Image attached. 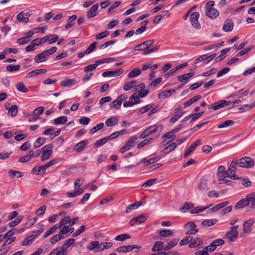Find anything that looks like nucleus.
<instances>
[{
	"label": "nucleus",
	"instance_id": "nucleus-53",
	"mask_svg": "<svg viewBox=\"0 0 255 255\" xmlns=\"http://www.w3.org/2000/svg\"><path fill=\"white\" fill-rule=\"evenodd\" d=\"M75 239L73 238L68 239L66 241L65 243L61 247H63L65 250H67L70 246H71L74 242Z\"/></svg>",
	"mask_w": 255,
	"mask_h": 255
},
{
	"label": "nucleus",
	"instance_id": "nucleus-47",
	"mask_svg": "<svg viewBox=\"0 0 255 255\" xmlns=\"http://www.w3.org/2000/svg\"><path fill=\"white\" fill-rule=\"evenodd\" d=\"M33 236H30L27 238H26L21 243L22 246H28L31 244L34 240Z\"/></svg>",
	"mask_w": 255,
	"mask_h": 255
},
{
	"label": "nucleus",
	"instance_id": "nucleus-27",
	"mask_svg": "<svg viewBox=\"0 0 255 255\" xmlns=\"http://www.w3.org/2000/svg\"><path fill=\"white\" fill-rule=\"evenodd\" d=\"M233 28V23L230 19H227L225 21L223 26V29L226 32L231 31Z\"/></svg>",
	"mask_w": 255,
	"mask_h": 255
},
{
	"label": "nucleus",
	"instance_id": "nucleus-38",
	"mask_svg": "<svg viewBox=\"0 0 255 255\" xmlns=\"http://www.w3.org/2000/svg\"><path fill=\"white\" fill-rule=\"evenodd\" d=\"M116 251L118 253H127L131 251L132 248L131 247V245L128 246H123L119 247Z\"/></svg>",
	"mask_w": 255,
	"mask_h": 255
},
{
	"label": "nucleus",
	"instance_id": "nucleus-17",
	"mask_svg": "<svg viewBox=\"0 0 255 255\" xmlns=\"http://www.w3.org/2000/svg\"><path fill=\"white\" fill-rule=\"evenodd\" d=\"M67 250L59 247L53 250L48 255H67Z\"/></svg>",
	"mask_w": 255,
	"mask_h": 255
},
{
	"label": "nucleus",
	"instance_id": "nucleus-8",
	"mask_svg": "<svg viewBox=\"0 0 255 255\" xmlns=\"http://www.w3.org/2000/svg\"><path fill=\"white\" fill-rule=\"evenodd\" d=\"M154 42V40L153 39L148 40L139 44L137 45L134 47L133 49L135 51L147 49L150 46H151L153 44Z\"/></svg>",
	"mask_w": 255,
	"mask_h": 255
},
{
	"label": "nucleus",
	"instance_id": "nucleus-56",
	"mask_svg": "<svg viewBox=\"0 0 255 255\" xmlns=\"http://www.w3.org/2000/svg\"><path fill=\"white\" fill-rule=\"evenodd\" d=\"M98 67V65L97 64L96 62H95L94 64L89 65L85 67L84 71L85 72H88L90 71H93L96 69V68Z\"/></svg>",
	"mask_w": 255,
	"mask_h": 255
},
{
	"label": "nucleus",
	"instance_id": "nucleus-54",
	"mask_svg": "<svg viewBox=\"0 0 255 255\" xmlns=\"http://www.w3.org/2000/svg\"><path fill=\"white\" fill-rule=\"evenodd\" d=\"M113 246V243L110 242H106L100 245L99 250L103 251L105 249H108Z\"/></svg>",
	"mask_w": 255,
	"mask_h": 255
},
{
	"label": "nucleus",
	"instance_id": "nucleus-62",
	"mask_svg": "<svg viewBox=\"0 0 255 255\" xmlns=\"http://www.w3.org/2000/svg\"><path fill=\"white\" fill-rule=\"evenodd\" d=\"M192 240V237L190 236H186L182 239L179 243L180 246L186 245L187 243L190 242Z\"/></svg>",
	"mask_w": 255,
	"mask_h": 255
},
{
	"label": "nucleus",
	"instance_id": "nucleus-24",
	"mask_svg": "<svg viewBox=\"0 0 255 255\" xmlns=\"http://www.w3.org/2000/svg\"><path fill=\"white\" fill-rule=\"evenodd\" d=\"M160 159V158L158 156H155L149 158V159H147L146 158H144L141 160V162L144 165V166H147L151 164H153L155 162H157Z\"/></svg>",
	"mask_w": 255,
	"mask_h": 255
},
{
	"label": "nucleus",
	"instance_id": "nucleus-13",
	"mask_svg": "<svg viewBox=\"0 0 255 255\" xmlns=\"http://www.w3.org/2000/svg\"><path fill=\"white\" fill-rule=\"evenodd\" d=\"M185 227L188 229L187 235L195 234L198 232V229H196V225L193 222L187 223L185 225Z\"/></svg>",
	"mask_w": 255,
	"mask_h": 255
},
{
	"label": "nucleus",
	"instance_id": "nucleus-35",
	"mask_svg": "<svg viewBox=\"0 0 255 255\" xmlns=\"http://www.w3.org/2000/svg\"><path fill=\"white\" fill-rule=\"evenodd\" d=\"M191 243L188 245L189 248H195L200 246L202 243V241L199 238H196L192 239Z\"/></svg>",
	"mask_w": 255,
	"mask_h": 255
},
{
	"label": "nucleus",
	"instance_id": "nucleus-63",
	"mask_svg": "<svg viewBox=\"0 0 255 255\" xmlns=\"http://www.w3.org/2000/svg\"><path fill=\"white\" fill-rule=\"evenodd\" d=\"M104 127L103 123H100L97 125L96 126L93 127L90 130V132L91 133H94L97 132L98 130L101 129Z\"/></svg>",
	"mask_w": 255,
	"mask_h": 255
},
{
	"label": "nucleus",
	"instance_id": "nucleus-23",
	"mask_svg": "<svg viewBox=\"0 0 255 255\" xmlns=\"http://www.w3.org/2000/svg\"><path fill=\"white\" fill-rule=\"evenodd\" d=\"M34 151L33 150H30L27 155L20 157L18 159V161L20 163L28 162L32 157L34 156Z\"/></svg>",
	"mask_w": 255,
	"mask_h": 255
},
{
	"label": "nucleus",
	"instance_id": "nucleus-64",
	"mask_svg": "<svg viewBox=\"0 0 255 255\" xmlns=\"http://www.w3.org/2000/svg\"><path fill=\"white\" fill-rule=\"evenodd\" d=\"M159 128V127L156 125L152 126L148 128H146V129L148 131V132L149 134H151L152 133L156 132Z\"/></svg>",
	"mask_w": 255,
	"mask_h": 255
},
{
	"label": "nucleus",
	"instance_id": "nucleus-40",
	"mask_svg": "<svg viewBox=\"0 0 255 255\" xmlns=\"http://www.w3.org/2000/svg\"><path fill=\"white\" fill-rule=\"evenodd\" d=\"M217 222L216 219L206 220L201 223V225L204 227H209L214 225Z\"/></svg>",
	"mask_w": 255,
	"mask_h": 255
},
{
	"label": "nucleus",
	"instance_id": "nucleus-15",
	"mask_svg": "<svg viewBox=\"0 0 255 255\" xmlns=\"http://www.w3.org/2000/svg\"><path fill=\"white\" fill-rule=\"evenodd\" d=\"M146 220V217L143 215L132 218L129 222L130 226H133L136 224H141Z\"/></svg>",
	"mask_w": 255,
	"mask_h": 255
},
{
	"label": "nucleus",
	"instance_id": "nucleus-5",
	"mask_svg": "<svg viewBox=\"0 0 255 255\" xmlns=\"http://www.w3.org/2000/svg\"><path fill=\"white\" fill-rule=\"evenodd\" d=\"M235 162H237V159L234 158L228 169V173H229V177L232 180L239 179V177L237 176L236 174V167L237 165Z\"/></svg>",
	"mask_w": 255,
	"mask_h": 255
},
{
	"label": "nucleus",
	"instance_id": "nucleus-16",
	"mask_svg": "<svg viewBox=\"0 0 255 255\" xmlns=\"http://www.w3.org/2000/svg\"><path fill=\"white\" fill-rule=\"evenodd\" d=\"M201 144V140L198 139L192 143L184 153V157H187L196 148Z\"/></svg>",
	"mask_w": 255,
	"mask_h": 255
},
{
	"label": "nucleus",
	"instance_id": "nucleus-39",
	"mask_svg": "<svg viewBox=\"0 0 255 255\" xmlns=\"http://www.w3.org/2000/svg\"><path fill=\"white\" fill-rule=\"evenodd\" d=\"M177 146V143L175 142H172L169 145L165 147L163 151L166 153H168L173 150Z\"/></svg>",
	"mask_w": 255,
	"mask_h": 255
},
{
	"label": "nucleus",
	"instance_id": "nucleus-20",
	"mask_svg": "<svg viewBox=\"0 0 255 255\" xmlns=\"http://www.w3.org/2000/svg\"><path fill=\"white\" fill-rule=\"evenodd\" d=\"M118 122L119 118L118 117L112 116L106 121L105 124L107 127H112L117 125Z\"/></svg>",
	"mask_w": 255,
	"mask_h": 255
},
{
	"label": "nucleus",
	"instance_id": "nucleus-46",
	"mask_svg": "<svg viewBox=\"0 0 255 255\" xmlns=\"http://www.w3.org/2000/svg\"><path fill=\"white\" fill-rule=\"evenodd\" d=\"M18 112V107L16 105L12 106L8 110V114L11 117H14L16 115Z\"/></svg>",
	"mask_w": 255,
	"mask_h": 255
},
{
	"label": "nucleus",
	"instance_id": "nucleus-10",
	"mask_svg": "<svg viewBox=\"0 0 255 255\" xmlns=\"http://www.w3.org/2000/svg\"><path fill=\"white\" fill-rule=\"evenodd\" d=\"M124 72L123 69H119L116 71H107L102 74L104 77H117L122 74Z\"/></svg>",
	"mask_w": 255,
	"mask_h": 255
},
{
	"label": "nucleus",
	"instance_id": "nucleus-2",
	"mask_svg": "<svg viewBox=\"0 0 255 255\" xmlns=\"http://www.w3.org/2000/svg\"><path fill=\"white\" fill-rule=\"evenodd\" d=\"M215 4L214 1H210L205 4V14L209 18L214 19L219 14V11L213 7Z\"/></svg>",
	"mask_w": 255,
	"mask_h": 255
},
{
	"label": "nucleus",
	"instance_id": "nucleus-51",
	"mask_svg": "<svg viewBox=\"0 0 255 255\" xmlns=\"http://www.w3.org/2000/svg\"><path fill=\"white\" fill-rule=\"evenodd\" d=\"M159 235L161 237H166L173 236V232L171 231L167 230H162L159 231Z\"/></svg>",
	"mask_w": 255,
	"mask_h": 255
},
{
	"label": "nucleus",
	"instance_id": "nucleus-42",
	"mask_svg": "<svg viewBox=\"0 0 255 255\" xmlns=\"http://www.w3.org/2000/svg\"><path fill=\"white\" fill-rule=\"evenodd\" d=\"M141 70L139 68H135L131 71L128 74V77L131 78L137 76L141 74Z\"/></svg>",
	"mask_w": 255,
	"mask_h": 255
},
{
	"label": "nucleus",
	"instance_id": "nucleus-7",
	"mask_svg": "<svg viewBox=\"0 0 255 255\" xmlns=\"http://www.w3.org/2000/svg\"><path fill=\"white\" fill-rule=\"evenodd\" d=\"M127 97L123 95L119 96L116 100L111 103L110 107L119 110L121 108L122 102L126 99Z\"/></svg>",
	"mask_w": 255,
	"mask_h": 255
},
{
	"label": "nucleus",
	"instance_id": "nucleus-19",
	"mask_svg": "<svg viewBox=\"0 0 255 255\" xmlns=\"http://www.w3.org/2000/svg\"><path fill=\"white\" fill-rule=\"evenodd\" d=\"M176 138V135L172 134L171 131L167 132L162 135V138H167L165 139L163 142L165 144H167L168 142H171Z\"/></svg>",
	"mask_w": 255,
	"mask_h": 255
},
{
	"label": "nucleus",
	"instance_id": "nucleus-44",
	"mask_svg": "<svg viewBox=\"0 0 255 255\" xmlns=\"http://www.w3.org/2000/svg\"><path fill=\"white\" fill-rule=\"evenodd\" d=\"M194 206L192 203L186 202L183 206L180 208V211L182 212H185L186 211L192 209Z\"/></svg>",
	"mask_w": 255,
	"mask_h": 255
},
{
	"label": "nucleus",
	"instance_id": "nucleus-41",
	"mask_svg": "<svg viewBox=\"0 0 255 255\" xmlns=\"http://www.w3.org/2000/svg\"><path fill=\"white\" fill-rule=\"evenodd\" d=\"M75 81L74 79H66L60 82V85L62 87H68L74 85Z\"/></svg>",
	"mask_w": 255,
	"mask_h": 255
},
{
	"label": "nucleus",
	"instance_id": "nucleus-32",
	"mask_svg": "<svg viewBox=\"0 0 255 255\" xmlns=\"http://www.w3.org/2000/svg\"><path fill=\"white\" fill-rule=\"evenodd\" d=\"M137 139V137L136 136H133L130 137L125 145L128 148V149H129L132 146H134L136 144Z\"/></svg>",
	"mask_w": 255,
	"mask_h": 255
},
{
	"label": "nucleus",
	"instance_id": "nucleus-14",
	"mask_svg": "<svg viewBox=\"0 0 255 255\" xmlns=\"http://www.w3.org/2000/svg\"><path fill=\"white\" fill-rule=\"evenodd\" d=\"M255 220L253 218L245 222L243 225V232L246 233H249L251 232V227L253 226Z\"/></svg>",
	"mask_w": 255,
	"mask_h": 255
},
{
	"label": "nucleus",
	"instance_id": "nucleus-29",
	"mask_svg": "<svg viewBox=\"0 0 255 255\" xmlns=\"http://www.w3.org/2000/svg\"><path fill=\"white\" fill-rule=\"evenodd\" d=\"M235 122L234 121L229 120L225 121L218 125L217 128H226L234 125Z\"/></svg>",
	"mask_w": 255,
	"mask_h": 255
},
{
	"label": "nucleus",
	"instance_id": "nucleus-34",
	"mask_svg": "<svg viewBox=\"0 0 255 255\" xmlns=\"http://www.w3.org/2000/svg\"><path fill=\"white\" fill-rule=\"evenodd\" d=\"M142 204V202H137L132 204L129 205L126 210V212L127 213H128L131 210H133L137 208Z\"/></svg>",
	"mask_w": 255,
	"mask_h": 255
},
{
	"label": "nucleus",
	"instance_id": "nucleus-57",
	"mask_svg": "<svg viewBox=\"0 0 255 255\" xmlns=\"http://www.w3.org/2000/svg\"><path fill=\"white\" fill-rule=\"evenodd\" d=\"M108 139L107 138V137H105L103 138H102L98 141H97L95 143V146L96 147H99L102 145H103L104 144H105L106 142H107L108 141Z\"/></svg>",
	"mask_w": 255,
	"mask_h": 255
},
{
	"label": "nucleus",
	"instance_id": "nucleus-3",
	"mask_svg": "<svg viewBox=\"0 0 255 255\" xmlns=\"http://www.w3.org/2000/svg\"><path fill=\"white\" fill-rule=\"evenodd\" d=\"M57 50L56 47H52L48 50H46L36 55L34 57V61L36 63H40L46 61V57L47 56L52 54Z\"/></svg>",
	"mask_w": 255,
	"mask_h": 255
},
{
	"label": "nucleus",
	"instance_id": "nucleus-1",
	"mask_svg": "<svg viewBox=\"0 0 255 255\" xmlns=\"http://www.w3.org/2000/svg\"><path fill=\"white\" fill-rule=\"evenodd\" d=\"M251 203V207L255 208V192L247 196L246 198L240 200L235 206L236 209L242 208L249 205Z\"/></svg>",
	"mask_w": 255,
	"mask_h": 255
},
{
	"label": "nucleus",
	"instance_id": "nucleus-4",
	"mask_svg": "<svg viewBox=\"0 0 255 255\" xmlns=\"http://www.w3.org/2000/svg\"><path fill=\"white\" fill-rule=\"evenodd\" d=\"M235 162L237 165L244 168L252 167L255 164L254 160L249 157H244L239 160L237 159V162Z\"/></svg>",
	"mask_w": 255,
	"mask_h": 255
},
{
	"label": "nucleus",
	"instance_id": "nucleus-26",
	"mask_svg": "<svg viewBox=\"0 0 255 255\" xmlns=\"http://www.w3.org/2000/svg\"><path fill=\"white\" fill-rule=\"evenodd\" d=\"M88 143V140H84L76 144L74 149L77 152H80L84 149V146H86Z\"/></svg>",
	"mask_w": 255,
	"mask_h": 255
},
{
	"label": "nucleus",
	"instance_id": "nucleus-36",
	"mask_svg": "<svg viewBox=\"0 0 255 255\" xmlns=\"http://www.w3.org/2000/svg\"><path fill=\"white\" fill-rule=\"evenodd\" d=\"M207 185L206 180L204 179H201L197 185L198 190L201 191H205L207 189Z\"/></svg>",
	"mask_w": 255,
	"mask_h": 255
},
{
	"label": "nucleus",
	"instance_id": "nucleus-55",
	"mask_svg": "<svg viewBox=\"0 0 255 255\" xmlns=\"http://www.w3.org/2000/svg\"><path fill=\"white\" fill-rule=\"evenodd\" d=\"M140 103V100H135L134 101H131L130 100L129 101H125L123 104V106L125 108L128 107H131L133 106L135 104H138Z\"/></svg>",
	"mask_w": 255,
	"mask_h": 255
},
{
	"label": "nucleus",
	"instance_id": "nucleus-52",
	"mask_svg": "<svg viewBox=\"0 0 255 255\" xmlns=\"http://www.w3.org/2000/svg\"><path fill=\"white\" fill-rule=\"evenodd\" d=\"M44 111V108L43 107H39L35 109L33 112V116L39 117V116L42 114Z\"/></svg>",
	"mask_w": 255,
	"mask_h": 255
},
{
	"label": "nucleus",
	"instance_id": "nucleus-59",
	"mask_svg": "<svg viewBox=\"0 0 255 255\" xmlns=\"http://www.w3.org/2000/svg\"><path fill=\"white\" fill-rule=\"evenodd\" d=\"M113 61H114V58H105V59H100V60H97V61H96V62L98 66L99 65L103 64L104 63L111 62Z\"/></svg>",
	"mask_w": 255,
	"mask_h": 255
},
{
	"label": "nucleus",
	"instance_id": "nucleus-18",
	"mask_svg": "<svg viewBox=\"0 0 255 255\" xmlns=\"http://www.w3.org/2000/svg\"><path fill=\"white\" fill-rule=\"evenodd\" d=\"M99 8V4L96 3L93 5L87 12V16L89 18H92L97 15V10Z\"/></svg>",
	"mask_w": 255,
	"mask_h": 255
},
{
	"label": "nucleus",
	"instance_id": "nucleus-58",
	"mask_svg": "<svg viewBox=\"0 0 255 255\" xmlns=\"http://www.w3.org/2000/svg\"><path fill=\"white\" fill-rule=\"evenodd\" d=\"M20 67L19 65H8L6 66V70L9 72H13L18 70L20 69Z\"/></svg>",
	"mask_w": 255,
	"mask_h": 255
},
{
	"label": "nucleus",
	"instance_id": "nucleus-45",
	"mask_svg": "<svg viewBox=\"0 0 255 255\" xmlns=\"http://www.w3.org/2000/svg\"><path fill=\"white\" fill-rule=\"evenodd\" d=\"M130 238V235L127 234H123L117 236L115 238V240L118 241H124L125 240L129 239Z\"/></svg>",
	"mask_w": 255,
	"mask_h": 255
},
{
	"label": "nucleus",
	"instance_id": "nucleus-48",
	"mask_svg": "<svg viewBox=\"0 0 255 255\" xmlns=\"http://www.w3.org/2000/svg\"><path fill=\"white\" fill-rule=\"evenodd\" d=\"M63 238V236H61L58 233V234H56L52 236L50 239V243L53 245L58 242L60 240L62 239Z\"/></svg>",
	"mask_w": 255,
	"mask_h": 255
},
{
	"label": "nucleus",
	"instance_id": "nucleus-21",
	"mask_svg": "<svg viewBox=\"0 0 255 255\" xmlns=\"http://www.w3.org/2000/svg\"><path fill=\"white\" fill-rule=\"evenodd\" d=\"M46 71L47 70L45 69H36L28 73L26 76V78H30L41 74H44Z\"/></svg>",
	"mask_w": 255,
	"mask_h": 255
},
{
	"label": "nucleus",
	"instance_id": "nucleus-37",
	"mask_svg": "<svg viewBox=\"0 0 255 255\" xmlns=\"http://www.w3.org/2000/svg\"><path fill=\"white\" fill-rule=\"evenodd\" d=\"M15 87L18 91L22 93H27L28 90L24 84L22 82L17 83Z\"/></svg>",
	"mask_w": 255,
	"mask_h": 255
},
{
	"label": "nucleus",
	"instance_id": "nucleus-30",
	"mask_svg": "<svg viewBox=\"0 0 255 255\" xmlns=\"http://www.w3.org/2000/svg\"><path fill=\"white\" fill-rule=\"evenodd\" d=\"M67 121V118L66 116H61L55 119L53 121L54 125H62Z\"/></svg>",
	"mask_w": 255,
	"mask_h": 255
},
{
	"label": "nucleus",
	"instance_id": "nucleus-9",
	"mask_svg": "<svg viewBox=\"0 0 255 255\" xmlns=\"http://www.w3.org/2000/svg\"><path fill=\"white\" fill-rule=\"evenodd\" d=\"M199 13L198 12H193L190 16V21L192 25L196 28H200V25L198 22Z\"/></svg>",
	"mask_w": 255,
	"mask_h": 255
},
{
	"label": "nucleus",
	"instance_id": "nucleus-61",
	"mask_svg": "<svg viewBox=\"0 0 255 255\" xmlns=\"http://www.w3.org/2000/svg\"><path fill=\"white\" fill-rule=\"evenodd\" d=\"M99 243L98 241H94L90 243L88 247V249L90 251L94 249H99Z\"/></svg>",
	"mask_w": 255,
	"mask_h": 255
},
{
	"label": "nucleus",
	"instance_id": "nucleus-60",
	"mask_svg": "<svg viewBox=\"0 0 255 255\" xmlns=\"http://www.w3.org/2000/svg\"><path fill=\"white\" fill-rule=\"evenodd\" d=\"M152 107H153L152 104L147 105L144 106V107H143L142 109H141L138 111V114L140 115L148 111Z\"/></svg>",
	"mask_w": 255,
	"mask_h": 255
},
{
	"label": "nucleus",
	"instance_id": "nucleus-28",
	"mask_svg": "<svg viewBox=\"0 0 255 255\" xmlns=\"http://www.w3.org/2000/svg\"><path fill=\"white\" fill-rule=\"evenodd\" d=\"M52 148L53 145L51 144H47L42 148V153L51 156L52 153Z\"/></svg>",
	"mask_w": 255,
	"mask_h": 255
},
{
	"label": "nucleus",
	"instance_id": "nucleus-22",
	"mask_svg": "<svg viewBox=\"0 0 255 255\" xmlns=\"http://www.w3.org/2000/svg\"><path fill=\"white\" fill-rule=\"evenodd\" d=\"M227 103L228 102L225 100L220 101L212 105L209 109H213V110H217L225 107L227 105Z\"/></svg>",
	"mask_w": 255,
	"mask_h": 255
},
{
	"label": "nucleus",
	"instance_id": "nucleus-50",
	"mask_svg": "<svg viewBox=\"0 0 255 255\" xmlns=\"http://www.w3.org/2000/svg\"><path fill=\"white\" fill-rule=\"evenodd\" d=\"M44 138L43 137H38L35 140V141L33 143V146L35 148H37L42 145L44 142Z\"/></svg>",
	"mask_w": 255,
	"mask_h": 255
},
{
	"label": "nucleus",
	"instance_id": "nucleus-49",
	"mask_svg": "<svg viewBox=\"0 0 255 255\" xmlns=\"http://www.w3.org/2000/svg\"><path fill=\"white\" fill-rule=\"evenodd\" d=\"M38 229L36 231H34L33 232V234L31 235L34 236V239H35L37 236L39 235L44 231L43 224H39L38 225Z\"/></svg>",
	"mask_w": 255,
	"mask_h": 255
},
{
	"label": "nucleus",
	"instance_id": "nucleus-25",
	"mask_svg": "<svg viewBox=\"0 0 255 255\" xmlns=\"http://www.w3.org/2000/svg\"><path fill=\"white\" fill-rule=\"evenodd\" d=\"M164 250V244L161 241L156 242L153 247L151 248V251L152 252H159L162 250Z\"/></svg>",
	"mask_w": 255,
	"mask_h": 255
},
{
	"label": "nucleus",
	"instance_id": "nucleus-43",
	"mask_svg": "<svg viewBox=\"0 0 255 255\" xmlns=\"http://www.w3.org/2000/svg\"><path fill=\"white\" fill-rule=\"evenodd\" d=\"M136 84V81L135 80H132L130 81V82L126 83L123 89L124 91H128L130 89H131L133 87L135 86V85Z\"/></svg>",
	"mask_w": 255,
	"mask_h": 255
},
{
	"label": "nucleus",
	"instance_id": "nucleus-6",
	"mask_svg": "<svg viewBox=\"0 0 255 255\" xmlns=\"http://www.w3.org/2000/svg\"><path fill=\"white\" fill-rule=\"evenodd\" d=\"M238 226H235L231 228L230 231L226 234V237L230 242H233L237 238L239 233L238 231Z\"/></svg>",
	"mask_w": 255,
	"mask_h": 255
},
{
	"label": "nucleus",
	"instance_id": "nucleus-33",
	"mask_svg": "<svg viewBox=\"0 0 255 255\" xmlns=\"http://www.w3.org/2000/svg\"><path fill=\"white\" fill-rule=\"evenodd\" d=\"M211 206H212V205H207L206 206H203V207L198 206V207H196V208L193 209L192 210H191L190 213L191 214L199 213L200 212H201L205 210L206 209H208Z\"/></svg>",
	"mask_w": 255,
	"mask_h": 255
},
{
	"label": "nucleus",
	"instance_id": "nucleus-11",
	"mask_svg": "<svg viewBox=\"0 0 255 255\" xmlns=\"http://www.w3.org/2000/svg\"><path fill=\"white\" fill-rule=\"evenodd\" d=\"M224 243V241L222 239H217L213 242H212L210 246H207L206 247H208V251L211 252L214 251L218 246L222 245Z\"/></svg>",
	"mask_w": 255,
	"mask_h": 255
},
{
	"label": "nucleus",
	"instance_id": "nucleus-12",
	"mask_svg": "<svg viewBox=\"0 0 255 255\" xmlns=\"http://www.w3.org/2000/svg\"><path fill=\"white\" fill-rule=\"evenodd\" d=\"M194 72H191L178 76L177 79L180 83L186 84L188 82L189 79L194 75Z\"/></svg>",
	"mask_w": 255,
	"mask_h": 255
},
{
	"label": "nucleus",
	"instance_id": "nucleus-31",
	"mask_svg": "<svg viewBox=\"0 0 255 255\" xmlns=\"http://www.w3.org/2000/svg\"><path fill=\"white\" fill-rule=\"evenodd\" d=\"M178 242V240L174 239L170 241V242L164 246V250L167 251L169 250L174 246H175Z\"/></svg>",
	"mask_w": 255,
	"mask_h": 255
}]
</instances>
